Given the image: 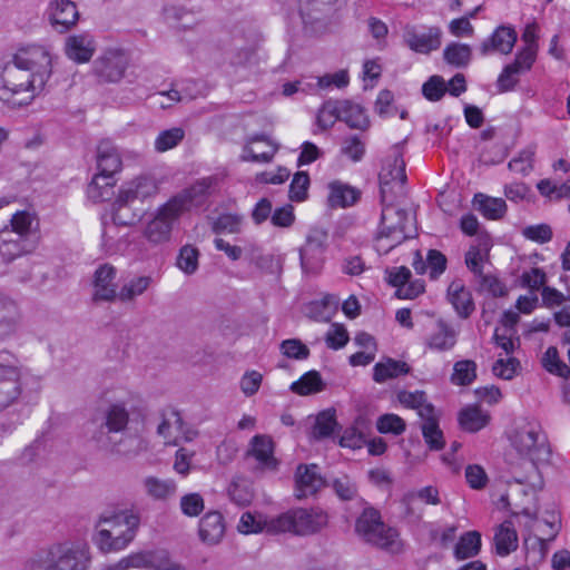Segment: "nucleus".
<instances>
[{"label":"nucleus","mask_w":570,"mask_h":570,"mask_svg":"<svg viewBox=\"0 0 570 570\" xmlns=\"http://www.w3.org/2000/svg\"><path fill=\"white\" fill-rule=\"evenodd\" d=\"M382 203L381 224L375 242L377 252L387 254L404 240L414 237L416 226L410 213L387 204V200Z\"/></svg>","instance_id":"39448f33"},{"label":"nucleus","mask_w":570,"mask_h":570,"mask_svg":"<svg viewBox=\"0 0 570 570\" xmlns=\"http://www.w3.org/2000/svg\"><path fill=\"white\" fill-rule=\"evenodd\" d=\"M360 191L341 181L330 184L328 203L332 207H348L357 202Z\"/></svg>","instance_id":"e433bc0d"},{"label":"nucleus","mask_w":570,"mask_h":570,"mask_svg":"<svg viewBox=\"0 0 570 570\" xmlns=\"http://www.w3.org/2000/svg\"><path fill=\"white\" fill-rule=\"evenodd\" d=\"M476 377V364L471 360L458 361L453 366L451 381L458 385H469Z\"/></svg>","instance_id":"09e8293b"},{"label":"nucleus","mask_w":570,"mask_h":570,"mask_svg":"<svg viewBox=\"0 0 570 570\" xmlns=\"http://www.w3.org/2000/svg\"><path fill=\"white\" fill-rule=\"evenodd\" d=\"M38 218L35 213L30 210H18L9 220V225H6L3 229L12 230L17 236L28 239L36 240L38 243Z\"/></svg>","instance_id":"c756f323"},{"label":"nucleus","mask_w":570,"mask_h":570,"mask_svg":"<svg viewBox=\"0 0 570 570\" xmlns=\"http://www.w3.org/2000/svg\"><path fill=\"white\" fill-rule=\"evenodd\" d=\"M458 337L459 332L445 320L439 318L424 336L423 344L432 352L443 353L454 348Z\"/></svg>","instance_id":"dca6fc26"},{"label":"nucleus","mask_w":570,"mask_h":570,"mask_svg":"<svg viewBox=\"0 0 570 570\" xmlns=\"http://www.w3.org/2000/svg\"><path fill=\"white\" fill-rule=\"evenodd\" d=\"M328 523L327 513L321 508H293L271 518V534L292 533L306 537L318 533Z\"/></svg>","instance_id":"423d86ee"},{"label":"nucleus","mask_w":570,"mask_h":570,"mask_svg":"<svg viewBox=\"0 0 570 570\" xmlns=\"http://www.w3.org/2000/svg\"><path fill=\"white\" fill-rule=\"evenodd\" d=\"M180 510L186 517H197L205 509L203 497L197 492H191L180 498Z\"/></svg>","instance_id":"052dcab7"},{"label":"nucleus","mask_w":570,"mask_h":570,"mask_svg":"<svg viewBox=\"0 0 570 570\" xmlns=\"http://www.w3.org/2000/svg\"><path fill=\"white\" fill-rule=\"evenodd\" d=\"M410 366L403 361H396L394 358H386L379 362L373 367V380L376 383H384L387 380L399 377L407 374Z\"/></svg>","instance_id":"c9c22d12"},{"label":"nucleus","mask_w":570,"mask_h":570,"mask_svg":"<svg viewBox=\"0 0 570 570\" xmlns=\"http://www.w3.org/2000/svg\"><path fill=\"white\" fill-rule=\"evenodd\" d=\"M97 50L95 36L89 31L73 33L65 39L63 51L76 63L89 62Z\"/></svg>","instance_id":"6ab92c4d"},{"label":"nucleus","mask_w":570,"mask_h":570,"mask_svg":"<svg viewBox=\"0 0 570 570\" xmlns=\"http://www.w3.org/2000/svg\"><path fill=\"white\" fill-rule=\"evenodd\" d=\"M247 455L255 459L257 468L274 472L278 468V460L274 455V442L269 435L257 434L252 438Z\"/></svg>","instance_id":"4be33fe9"},{"label":"nucleus","mask_w":570,"mask_h":570,"mask_svg":"<svg viewBox=\"0 0 570 570\" xmlns=\"http://www.w3.org/2000/svg\"><path fill=\"white\" fill-rule=\"evenodd\" d=\"M511 442L519 455L530 461L531 469L523 476H513V481L518 484H528L533 491L542 490L543 478L538 464L548 462L551 456L546 433L538 423H527L515 431Z\"/></svg>","instance_id":"7ed1b4c3"},{"label":"nucleus","mask_w":570,"mask_h":570,"mask_svg":"<svg viewBox=\"0 0 570 570\" xmlns=\"http://www.w3.org/2000/svg\"><path fill=\"white\" fill-rule=\"evenodd\" d=\"M473 205L488 219H500L507 212V204L502 198H494L484 194H476Z\"/></svg>","instance_id":"4c0bfd02"},{"label":"nucleus","mask_w":570,"mask_h":570,"mask_svg":"<svg viewBox=\"0 0 570 570\" xmlns=\"http://www.w3.org/2000/svg\"><path fill=\"white\" fill-rule=\"evenodd\" d=\"M495 552L507 557L518 548V533L512 521L501 523L494 533Z\"/></svg>","instance_id":"72a5a7b5"},{"label":"nucleus","mask_w":570,"mask_h":570,"mask_svg":"<svg viewBox=\"0 0 570 570\" xmlns=\"http://www.w3.org/2000/svg\"><path fill=\"white\" fill-rule=\"evenodd\" d=\"M210 187L209 179H203L171 196L147 222L142 235L153 245H163L171 239L174 226L193 206L205 199Z\"/></svg>","instance_id":"f03ea898"},{"label":"nucleus","mask_w":570,"mask_h":570,"mask_svg":"<svg viewBox=\"0 0 570 570\" xmlns=\"http://www.w3.org/2000/svg\"><path fill=\"white\" fill-rule=\"evenodd\" d=\"M441 37L442 31L439 27H428L420 31L415 27L407 26L403 33L406 46L423 55L438 50L441 46Z\"/></svg>","instance_id":"f3484780"},{"label":"nucleus","mask_w":570,"mask_h":570,"mask_svg":"<svg viewBox=\"0 0 570 570\" xmlns=\"http://www.w3.org/2000/svg\"><path fill=\"white\" fill-rule=\"evenodd\" d=\"M423 439L432 451H440L444 448L445 441L443 432L439 426V421L423 422L421 425Z\"/></svg>","instance_id":"864d4df0"},{"label":"nucleus","mask_w":570,"mask_h":570,"mask_svg":"<svg viewBox=\"0 0 570 570\" xmlns=\"http://www.w3.org/2000/svg\"><path fill=\"white\" fill-rule=\"evenodd\" d=\"M48 18L53 29L63 33L77 23L79 12L71 0H52L48 7Z\"/></svg>","instance_id":"5701e85b"},{"label":"nucleus","mask_w":570,"mask_h":570,"mask_svg":"<svg viewBox=\"0 0 570 570\" xmlns=\"http://www.w3.org/2000/svg\"><path fill=\"white\" fill-rule=\"evenodd\" d=\"M472 56V49L469 45L460 43V42H451L449 43L444 51L443 58L444 60L454 67L464 68L470 63Z\"/></svg>","instance_id":"c03bdc74"},{"label":"nucleus","mask_w":570,"mask_h":570,"mask_svg":"<svg viewBox=\"0 0 570 570\" xmlns=\"http://www.w3.org/2000/svg\"><path fill=\"white\" fill-rule=\"evenodd\" d=\"M365 150V142L356 135L344 138L341 145V154L353 163L361 161Z\"/></svg>","instance_id":"5fc2aeb1"},{"label":"nucleus","mask_w":570,"mask_h":570,"mask_svg":"<svg viewBox=\"0 0 570 570\" xmlns=\"http://www.w3.org/2000/svg\"><path fill=\"white\" fill-rule=\"evenodd\" d=\"M37 248L36 240H28L9 229H0V256L4 262L32 253Z\"/></svg>","instance_id":"a878e982"},{"label":"nucleus","mask_w":570,"mask_h":570,"mask_svg":"<svg viewBox=\"0 0 570 570\" xmlns=\"http://www.w3.org/2000/svg\"><path fill=\"white\" fill-rule=\"evenodd\" d=\"M542 366L551 374L567 379L570 375V367L563 363L557 347L550 346L543 354Z\"/></svg>","instance_id":"de8ad7c7"},{"label":"nucleus","mask_w":570,"mask_h":570,"mask_svg":"<svg viewBox=\"0 0 570 570\" xmlns=\"http://www.w3.org/2000/svg\"><path fill=\"white\" fill-rule=\"evenodd\" d=\"M185 138V130L181 127H173L161 130L154 141L157 153H165L177 147Z\"/></svg>","instance_id":"a18cd8bd"},{"label":"nucleus","mask_w":570,"mask_h":570,"mask_svg":"<svg viewBox=\"0 0 570 570\" xmlns=\"http://www.w3.org/2000/svg\"><path fill=\"white\" fill-rule=\"evenodd\" d=\"M522 236L538 244H546L552 238V229L548 224L530 225L522 229Z\"/></svg>","instance_id":"0e129e2a"},{"label":"nucleus","mask_w":570,"mask_h":570,"mask_svg":"<svg viewBox=\"0 0 570 570\" xmlns=\"http://www.w3.org/2000/svg\"><path fill=\"white\" fill-rule=\"evenodd\" d=\"M404 420L396 414H384L379 417L376 428L381 433H393L399 435L405 431Z\"/></svg>","instance_id":"680f3d73"},{"label":"nucleus","mask_w":570,"mask_h":570,"mask_svg":"<svg viewBox=\"0 0 570 570\" xmlns=\"http://www.w3.org/2000/svg\"><path fill=\"white\" fill-rule=\"evenodd\" d=\"M534 62V53L531 49H519L513 61L505 65L498 76V91L509 92L514 90L521 76L530 71Z\"/></svg>","instance_id":"f8f14e48"},{"label":"nucleus","mask_w":570,"mask_h":570,"mask_svg":"<svg viewBox=\"0 0 570 570\" xmlns=\"http://www.w3.org/2000/svg\"><path fill=\"white\" fill-rule=\"evenodd\" d=\"M328 235L325 230L313 228L308 232L304 245L299 248L301 267L305 275H318L325 263Z\"/></svg>","instance_id":"1a4fd4ad"},{"label":"nucleus","mask_w":570,"mask_h":570,"mask_svg":"<svg viewBox=\"0 0 570 570\" xmlns=\"http://www.w3.org/2000/svg\"><path fill=\"white\" fill-rule=\"evenodd\" d=\"M490 416L478 406L463 409L459 414L460 426L468 432H478L489 423Z\"/></svg>","instance_id":"ea45409f"},{"label":"nucleus","mask_w":570,"mask_h":570,"mask_svg":"<svg viewBox=\"0 0 570 570\" xmlns=\"http://www.w3.org/2000/svg\"><path fill=\"white\" fill-rule=\"evenodd\" d=\"M139 527L140 514L134 510L102 515L96 523L92 541L104 553L118 552L126 549L135 539Z\"/></svg>","instance_id":"20e7f679"},{"label":"nucleus","mask_w":570,"mask_h":570,"mask_svg":"<svg viewBox=\"0 0 570 570\" xmlns=\"http://www.w3.org/2000/svg\"><path fill=\"white\" fill-rule=\"evenodd\" d=\"M518 40V33L511 26H499L479 47L480 55L485 57L492 53L509 55Z\"/></svg>","instance_id":"412c9836"},{"label":"nucleus","mask_w":570,"mask_h":570,"mask_svg":"<svg viewBox=\"0 0 570 570\" xmlns=\"http://www.w3.org/2000/svg\"><path fill=\"white\" fill-rule=\"evenodd\" d=\"M325 387L321 374L313 370L299 377L291 385V391L298 395H309L323 391Z\"/></svg>","instance_id":"37998d69"},{"label":"nucleus","mask_w":570,"mask_h":570,"mask_svg":"<svg viewBox=\"0 0 570 570\" xmlns=\"http://www.w3.org/2000/svg\"><path fill=\"white\" fill-rule=\"evenodd\" d=\"M19 380L18 366L0 354V410L9 406L20 395Z\"/></svg>","instance_id":"aec40b11"},{"label":"nucleus","mask_w":570,"mask_h":570,"mask_svg":"<svg viewBox=\"0 0 570 570\" xmlns=\"http://www.w3.org/2000/svg\"><path fill=\"white\" fill-rule=\"evenodd\" d=\"M309 177L305 171H298L294 175L289 185V198L294 202H302L307 196Z\"/></svg>","instance_id":"e2e57ef3"},{"label":"nucleus","mask_w":570,"mask_h":570,"mask_svg":"<svg viewBox=\"0 0 570 570\" xmlns=\"http://www.w3.org/2000/svg\"><path fill=\"white\" fill-rule=\"evenodd\" d=\"M449 301L461 318H468L474 311L472 294L461 281H453L448 288Z\"/></svg>","instance_id":"2f4dec72"},{"label":"nucleus","mask_w":570,"mask_h":570,"mask_svg":"<svg viewBox=\"0 0 570 570\" xmlns=\"http://www.w3.org/2000/svg\"><path fill=\"white\" fill-rule=\"evenodd\" d=\"M356 534L366 543L391 553H399L403 543L396 529L385 524L381 514L373 508H366L355 522Z\"/></svg>","instance_id":"0eeeda50"},{"label":"nucleus","mask_w":570,"mask_h":570,"mask_svg":"<svg viewBox=\"0 0 570 570\" xmlns=\"http://www.w3.org/2000/svg\"><path fill=\"white\" fill-rule=\"evenodd\" d=\"M295 495L297 499H304L315 494L321 490L325 481L318 472L316 464L311 465H298L295 473Z\"/></svg>","instance_id":"bb28decb"},{"label":"nucleus","mask_w":570,"mask_h":570,"mask_svg":"<svg viewBox=\"0 0 570 570\" xmlns=\"http://www.w3.org/2000/svg\"><path fill=\"white\" fill-rule=\"evenodd\" d=\"M262 382L263 375L259 372L246 371L239 381V387L246 396H253L258 392Z\"/></svg>","instance_id":"774afa93"},{"label":"nucleus","mask_w":570,"mask_h":570,"mask_svg":"<svg viewBox=\"0 0 570 570\" xmlns=\"http://www.w3.org/2000/svg\"><path fill=\"white\" fill-rule=\"evenodd\" d=\"M129 422V413L124 404L115 403L109 405L102 413L101 417V431L92 438L106 446L107 443L105 441L106 433L104 429L107 430V433H118L122 432Z\"/></svg>","instance_id":"393cba45"},{"label":"nucleus","mask_w":570,"mask_h":570,"mask_svg":"<svg viewBox=\"0 0 570 570\" xmlns=\"http://www.w3.org/2000/svg\"><path fill=\"white\" fill-rule=\"evenodd\" d=\"M225 534L224 517L218 511L207 512L199 521L200 540L207 544H217Z\"/></svg>","instance_id":"7c9ffc66"},{"label":"nucleus","mask_w":570,"mask_h":570,"mask_svg":"<svg viewBox=\"0 0 570 570\" xmlns=\"http://www.w3.org/2000/svg\"><path fill=\"white\" fill-rule=\"evenodd\" d=\"M337 120H341L340 101H325L316 115V125L322 130H326L331 128Z\"/></svg>","instance_id":"3c124183"},{"label":"nucleus","mask_w":570,"mask_h":570,"mask_svg":"<svg viewBox=\"0 0 570 570\" xmlns=\"http://www.w3.org/2000/svg\"><path fill=\"white\" fill-rule=\"evenodd\" d=\"M337 425L335 419V412L333 410H326L321 412L315 420L313 428V438L320 440L330 436Z\"/></svg>","instance_id":"603ef678"},{"label":"nucleus","mask_w":570,"mask_h":570,"mask_svg":"<svg viewBox=\"0 0 570 570\" xmlns=\"http://www.w3.org/2000/svg\"><path fill=\"white\" fill-rule=\"evenodd\" d=\"M141 212L142 210L136 206L129 204H120L119 198H116L114 203L112 224H105L101 234L102 246L105 247L106 252L114 253L116 250L112 235L116 226H130L135 224L140 218Z\"/></svg>","instance_id":"2eb2a0df"},{"label":"nucleus","mask_w":570,"mask_h":570,"mask_svg":"<svg viewBox=\"0 0 570 570\" xmlns=\"http://www.w3.org/2000/svg\"><path fill=\"white\" fill-rule=\"evenodd\" d=\"M55 570H86L89 564L88 550L79 544L62 542L50 546Z\"/></svg>","instance_id":"ddd939ff"},{"label":"nucleus","mask_w":570,"mask_h":570,"mask_svg":"<svg viewBox=\"0 0 570 570\" xmlns=\"http://www.w3.org/2000/svg\"><path fill=\"white\" fill-rule=\"evenodd\" d=\"M116 277L117 268L114 265L105 263L97 267L92 279V299L95 302H115L117 299Z\"/></svg>","instance_id":"a211bd4d"},{"label":"nucleus","mask_w":570,"mask_h":570,"mask_svg":"<svg viewBox=\"0 0 570 570\" xmlns=\"http://www.w3.org/2000/svg\"><path fill=\"white\" fill-rule=\"evenodd\" d=\"M142 487L146 494L156 501H167L177 492V483L173 479H159L153 475L142 480Z\"/></svg>","instance_id":"473e14b6"},{"label":"nucleus","mask_w":570,"mask_h":570,"mask_svg":"<svg viewBox=\"0 0 570 570\" xmlns=\"http://www.w3.org/2000/svg\"><path fill=\"white\" fill-rule=\"evenodd\" d=\"M153 284L151 276L142 275L130 278L118 292L117 299L122 303L132 302L142 295Z\"/></svg>","instance_id":"a19ab883"},{"label":"nucleus","mask_w":570,"mask_h":570,"mask_svg":"<svg viewBox=\"0 0 570 570\" xmlns=\"http://www.w3.org/2000/svg\"><path fill=\"white\" fill-rule=\"evenodd\" d=\"M337 0H301L299 12L305 24L321 20V14L331 11Z\"/></svg>","instance_id":"58836bf2"},{"label":"nucleus","mask_w":570,"mask_h":570,"mask_svg":"<svg viewBox=\"0 0 570 570\" xmlns=\"http://www.w3.org/2000/svg\"><path fill=\"white\" fill-rule=\"evenodd\" d=\"M277 151L274 145L264 135H255L248 138L240 156L244 161L269 163Z\"/></svg>","instance_id":"cd10ccee"},{"label":"nucleus","mask_w":570,"mask_h":570,"mask_svg":"<svg viewBox=\"0 0 570 570\" xmlns=\"http://www.w3.org/2000/svg\"><path fill=\"white\" fill-rule=\"evenodd\" d=\"M122 166L118 148L110 140H101L97 147V167L99 173L88 186V196L95 202L107 200L115 185L114 175Z\"/></svg>","instance_id":"6e6552de"},{"label":"nucleus","mask_w":570,"mask_h":570,"mask_svg":"<svg viewBox=\"0 0 570 570\" xmlns=\"http://www.w3.org/2000/svg\"><path fill=\"white\" fill-rule=\"evenodd\" d=\"M332 488L335 494L343 501H351L357 497V485L347 475H341L334 479Z\"/></svg>","instance_id":"13d9d810"},{"label":"nucleus","mask_w":570,"mask_h":570,"mask_svg":"<svg viewBox=\"0 0 570 570\" xmlns=\"http://www.w3.org/2000/svg\"><path fill=\"white\" fill-rule=\"evenodd\" d=\"M128 56L121 48H106L95 60L94 71L104 82H118L125 76Z\"/></svg>","instance_id":"9b49d317"},{"label":"nucleus","mask_w":570,"mask_h":570,"mask_svg":"<svg viewBox=\"0 0 570 570\" xmlns=\"http://www.w3.org/2000/svg\"><path fill=\"white\" fill-rule=\"evenodd\" d=\"M23 570H55L50 546L29 557L23 563Z\"/></svg>","instance_id":"6e6d98bb"},{"label":"nucleus","mask_w":570,"mask_h":570,"mask_svg":"<svg viewBox=\"0 0 570 570\" xmlns=\"http://www.w3.org/2000/svg\"><path fill=\"white\" fill-rule=\"evenodd\" d=\"M404 155V142L395 144L389 156L385 158L382 170L380 173V190L382 202L389 199L387 193L390 191V185L392 183L397 184L400 187L406 181L405 174V161Z\"/></svg>","instance_id":"9d476101"},{"label":"nucleus","mask_w":570,"mask_h":570,"mask_svg":"<svg viewBox=\"0 0 570 570\" xmlns=\"http://www.w3.org/2000/svg\"><path fill=\"white\" fill-rule=\"evenodd\" d=\"M158 184L150 176H138L130 181L125 183L119 188L117 197L120 204L136 206L142 204L158 194Z\"/></svg>","instance_id":"4468645a"},{"label":"nucleus","mask_w":570,"mask_h":570,"mask_svg":"<svg viewBox=\"0 0 570 570\" xmlns=\"http://www.w3.org/2000/svg\"><path fill=\"white\" fill-rule=\"evenodd\" d=\"M348 340V333L342 324H333L325 336L326 345L332 350L343 348Z\"/></svg>","instance_id":"69168bd1"},{"label":"nucleus","mask_w":570,"mask_h":570,"mask_svg":"<svg viewBox=\"0 0 570 570\" xmlns=\"http://www.w3.org/2000/svg\"><path fill=\"white\" fill-rule=\"evenodd\" d=\"M340 117L350 128L365 130L370 121L364 109L350 100L340 101Z\"/></svg>","instance_id":"f704fd0d"},{"label":"nucleus","mask_w":570,"mask_h":570,"mask_svg":"<svg viewBox=\"0 0 570 570\" xmlns=\"http://www.w3.org/2000/svg\"><path fill=\"white\" fill-rule=\"evenodd\" d=\"M157 434L167 444H177L180 440H188L184 431V421L179 412L175 410L165 411L161 414V422L157 428Z\"/></svg>","instance_id":"c85d7f7f"},{"label":"nucleus","mask_w":570,"mask_h":570,"mask_svg":"<svg viewBox=\"0 0 570 570\" xmlns=\"http://www.w3.org/2000/svg\"><path fill=\"white\" fill-rule=\"evenodd\" d=\"M52 73L50 51L38 45L20 49L0 72V100L12 107L30 104Z\"/></svg>","instance_id":"f257e3e1"},{"label":"nucleus","mask_w":570,"mask_h":570,"mask_svg":"<svg viewBox=\"0 0 570 570\" xmlns=\"http://www.w3.org/2000/svg\"><path fill=\"white\" fill-rule=\"evenodd\" d=\"M446 91V86L442 77L432 76L422 87L424 97L430 101L440 100Z\"/></svg>","instance_id":"338daca9"},{"label":"nucleus","mask_w":570,"mask_h":570,"mask_svg":"<svg viewBox=\"0 0 570 570\" xmlns=\"http://www.w3.org/2000/svg\"><path fill=\"white\" fill-rule=\"evenodd\" d=\"M481 549V534L478 531H469L461 535L454 546V557L456 560H465L475 557Z\"/></svg>","instance_id":"79ce46f5"},{"label":"nucleus","mask_w":570,"mask_h":570,"mask_svg":"<svg viewBox=\"0 0 570 570\" xmlns=\"http://www.w3.org/2000/svg\"><path fill=\"white\" fill-rule=\"evenodd\" d=\"M244 216L236 213L220 214L213 223V232L216 234H238L244 225Z\"/></svg>","instance_id":"49530a36"},{"label":"nucleus","mask_w":570,"mask_h":570,"mask_svg":"<svg viewBox=\"0 0 570 570\" xmlns=\"http://www.w3.org/2000/svg\"><path fill=\"white\" fill-rule=\"evenodd\" d=\"M271 521V518H263L262 515L256 517L255 514L250 512H245L240 517L239 523H238V531L244 534L249 533H259V532H267L271 534V531L268 530V523Z\"/></svg>","instance_id":"8fccbe9b"},{"label":"nucleus","mask_w":570,"mask_h":570,"mask_svg":"<svg viewBox=\"0 0 570 570\" xmlns=\"http://www.w3.org/2000/svg\"><path fill=\"white\" fill-rule=\"evenodd\" d=\"M199 252L191 245H185L180 248L177 257V266L184 273L191 275L198 268Z\"/></svg>","instance_id":"4d7b16f0"},{"label":"nucleus","mask_w":570,"mask_h":570,"mask_svg":"<svg viewBox=\"0 0 570 570\" xmlns=\"http://www.w3.org/2000/svg\"><path fill=\"white\" fill-rule=\"evenodd\" d=\"M520 370V362L515 357H508V358H498L493 366L492 372L493 374L502 380H512Z\"/></svg>","instance_id":"bf43d9fd"},{"label":"nucleus","mask_w":570,"mask_h":570,"mask_svg":"<svg viewBox=\"0 0 570 570\" xmlns=\"http://www.w3.org/2000/svg\"><path fill=\"white\" fill-rule=\"evenodd\" d=\"M21 317L19 304L10 296L0 293V342L17 334Z\"/></svg>","instance_id":"b1692460"}]
</instances>
